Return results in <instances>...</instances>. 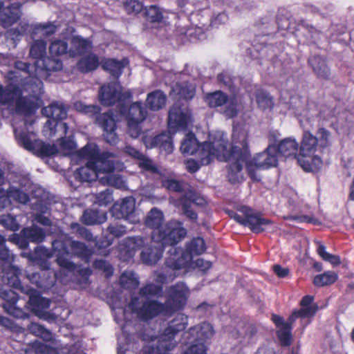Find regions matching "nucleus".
I'll return each mask as SVG.
<instances>
[{"label": "nucleus", "mask_w": 354, "mask_h": 354, "mask_svg": "<svg viewBox=\"0 0 354 354\" xmlns=\"http://www.w3.org/2000/svg\"><path fill=\"white\" fill-rule=\"evenodd\" d=\"M248 129L246 126L236 125L233 129V147L230 151L226 148V138L223 133H214V140L205 143L201 150L202 164L208 165L214 158L230 162L228 178L231 183L243 180V163L249 156L248 142Z\"/></svg>", "instance_id": "f257e3e1"}, {"label": "nucleus", "mask_w": 354, "mask_h": 354, "mask_svg": "<svg viewBox=\"0 0 354 354\" xmlns=\"http://www.w3.org/2000/svg\"><path fill=\"white\" fill-rule=\"evenodd\" d=\"M189 291L183 283H178L169 288L165 304L156 301H140L139 298L132 299L129 308L136 313L138 317L147 320L158 315H167L182 308L186 304Z\"/></svg>", "instance_id": "f03ea898"}, {"label": "nucleus", "mask_w": 354, "mask_h": 354, "mask_svg": "<svg viewBox=\"0 0 354 354\" xmlns=\"http://www.w3.org/2000/svg\"><path fill=\"white\" fill-rule=\"evenodd\" d=\"M71 161L75 164L86 162V165L75 172V178L82 181L90 182L113 168L114 156L104 152L100 153L96 145L87 144L80 150L72 153Z\"/></svg>", "instance_id": "7ed1b4c3"}, {"label": "nucleus", "mask_w": 354, "mask_h": 354, "mask_svg": "<svg viewBox=\"0 0 354 354\" xmlns=\"http://www.w3.org/2000/svg\"><path fill=\"white\" fill-rule=\"evenodd\" d=\"M206 250L205 241L201 238L194 239L187 246L186 252L172 248L171 255L167 259L166 267L154 274V280L163 284L173 281L180 274V270L188 266L194 255L203 254Z\"/></svg>", "instance_id": "20e7f679"}, {"label": "nucleus", "mask_w": 354, "mask_h": 354, "mask_svg": "<svg viewBox=\"0 0 354 354\" xmlns=\"http://www.w3.org/2000/svg\"><path fill=\"white\" fill-rule=\"evenodd\" d=\"M163 218L162 212L156 208L151 209L146 217V225L153 230L151 239L154 242L175 245L185 238L187 231L181 223L170 221L162 225Z\"/></svg>", "instance_id": "39448f33"}, {"label": "nucleus", "mask_w": 354, "mask_h": 354, "mask_svg": "<svg viewBox=\"0 0 354 354\" xmlns=\"http://www.w3.org/2000/svg\"><path fill=\"white\" fill-rule=\"evenodd\" d=\"M15 136L18 143L26 150L39 156H50L60 153L62 155H68L76 147V144L71 138H62L59 140V147L55 145L46 144L41 140H36L33 133L19 132L15 130Z\"/></svg>", "instance_id": "423d86ee"}, {"label": "nucleus", "mask_w": 354, "mask_h": 354, "mask_svg": "<svg viewBox=\"0 0 354 354\" xmlns=\"http://www.w3.org/2000/svg\"><path fill=\"white\" fill-rule=\"evenodd\" d=\"M187 325V317L178 314L168 324L163 333L158 337L151 339V344L145 348L147 354H166L176 345L175 335L183 330Z\"/></svg>", "instance_id": "0eeeda50"}, {"label": "nucleus", "mask_w": 354, "mask_h": 354, "mask_svg": "<svg viewBox=\"0 0 354 354\" xmlns=\"http://www.w3.org/2000/svg\"><path fill=\"white\" fill-rule=\"evenodd\" d=\"M321 151L317 137L309 131H304L300 142L299 152L297 156L298 164L306 171H319L323 163L320 156Z\"/></svg>", "instance_id": "6e6552de"}, {"label": "nucleus", "mask_w": 354, "mask_h": 354, "mask_svg": "<svg viewBox=\"0 0 354 354\" xmlns=\"http://www.w3.org/2000/svg\"><path fill=\"white\" fill-rule=\"evenodd\" d=\"M0 104L11 111L28 115L40 106V100L37 96H32L31 99L22 97L21 91L12 85L6 88L0 85Z\"/></svg>", "instance_id": "1a4fd4ad"}, {"label": "nucleus", "mask_w": 354, "mask_h": 354, "mask_svg": "<svg viewBox=\"0 0 354 354\" xmlns=\"http://www.w3.org/2000/svg\"><path fill=\"white\" fill-rule=\"evenodd\" d=\"M53 248L55 252H57V262L60 267L67 270L72 271L75 268L74 263L65 258L70 253L88 261L91 255L92 251L88 249L84 244L72 241L68 237H65L64 241L55 240L53 243Z\"/></svg>", "instance_id": "9d476101"}, {"label": "nucleus", "mask_w": 354, "mask_h": 354, "mask_svg": "<svg viewBox=\"0 0 354 354\" xmlns=\"http://www.w3.org/2000/svg\"><path fill=\"white\" fill-rule=\"evenodd\" d=\"M250 176L254 180H259L261 176L258 171L276 167L278 162L277 147L270 145L261 152L256 154L252 160L244 162Z\"/></svg>", "instance_id": "9b49d317"}, {"label": "nucleus", "mask_w": 354, "mask_h": 354, "mask_svg": "<svg viewBox=\"0 0 354 354\" xmlns=\"http://www.w3.org/2000/svg\"><path fill=\"white\" fill-rule=\"evenodd\" d=\"M46 44L43 40H36L32 45L30 55L35 59V72L39 77L44 76V71H58L62 67V62L56 58L46 57Z\"/></svg>", "instance_id": "f8f14e48"}, {"label": "nucleus", "mask_w": 354, "mask_h": 354, "mask_svg": "<svg viewBox=\"0 0 354 354\" xmlns=\"http://www.w3.org/2000/svg\"><path fill=\"white\" fill-rule=\"evenodd\" d=\"M214 330L212 325L209 323H203L201 325L196 326L189 329V330L184 334L185 338L191 339L192 336L193 340L191 342H198L193 344L190 348L183 354H205V348L202 341L213 336Z\"/></svg>", "instance_id": "ddd939ff"}, {"label": "nucleus", "mask_w": 354, "mask_h": 354, "mask_svg": "<svg viewBox=\"0 0 354 354\" xmlns=\"http://www.w3.org/2000/svg\"><path fill=\"white\" fill-rule=\"evenodd\" d=\"M21 292L28 296L27 302L28 308L37 317L45 320L54 319L53 315L45 311L50 306V301L49 299L41 297L38 292L28 287L22 288Z\"/></svg>", "instance_id": "4468645a"}, {"label": "nucleus", "mask_w": 354, "mask_h": 354, "mask_svg": "<svg viewBox=\"0 0 354 354\" xmlns=\"http://www.w3.org/2000/svg\"><path fill=\"white\" fill-rule=\"evenodd\" d=\"M21 4L17 0H0V24L8 28L21 17Z\"/></svg>", "instance_id": "2eb2a0df"}, {"label": "nucleus", "mask_w": 354, "mask_h": 354, "mask_svg": "<svg viewBox=\"0 0 354 354\" xmlns=\"http://www.w3.org/2000/svg\"><path fill=\"white\" fill-rule=\"evenodd\" d=\"M205 101L210 107L221 106L226 104L225 115L229 118L234 117L238 112V102L235 97L227 99V95L221 91L208 93L205 97Z\"/></svg>", "instance_id": "dca6fc26"}, {"label": "nucleus", "mask_w": 354, "mask_h": 354, "mask_svg": "<svg viewBox=\"0 0 354 354\" xmlns=\"http://www.w3.org/2000/svg\"><path fill=\"white\" fill-rule=\"evenodd\" d=\"M239 211L243 215L241 225L248 227L253 232L259 233L266 230L271 225V221L261 216L245 206L239 207Z\"/></svg>", "instance_id": "f3484780"}, {"label": "nucleus", "mask_w": 354, "mask_h": 354, "mask_svg": "<svg viewBox=\"0 0 354 354\" xmlns=\"http://www.w3.org/2000/svg\"><path fill=\"white\" fill-rule=\"evenodd\" d=\"M42 113L50 118L44 127V132L46 136H53L55 134V128L57 126L55 120L64 119L66 117V110L62 104L53 103L44 107L42 109Z\"/></svg>", "instance_id": "a211bd4d"}, {"label": "nucleus", "mask_w": 354, "mask_h": 354, "mask_svg": "<svg viewBox=\"0 0 354 354\" xmlns=\"http://www.w3.org/2000/svg\"><path fill=\"white\" fill-rule=\"evenodd\" d=\"M192 122V113L187 106L175 104L170 109L168 121L169 129H185Z\"/></svg>", "instance_id": "6ab92c4d"}, {"label": "nucleus", "mask_w": 354, "mask_h": 354, "mask_svg": "<svg viewBox=\"0 0 354 354\" xmlns=\"http://www.w3.org/2000/svg\"><path fill=\"white\" fill-rule=\"evenodd\" d=\"M131 95L129 91H122V87L116 82L102 86L100 91V101L106 106L131 98Z\"/></svg>", "instance_id": "aec40b11"}, {"label": "nucleus", "mask_w": 354, "mask_h": 354, "mask_svg": "<svg viewBox=\"0 0 354 354\" xmlns=\"http://www.w3.org/2000/svg\"><path fill=\"white\" fill-rule=\"evenodd\" d=\"M3 182V173L0 170V187ZM10 198L22 204L26 203L29 200V197L26 193L17 189L11 188L8 192H6L0 187V207H6L10 205Z\"/></svg>", "instance_id": "412c9836"}, {"label": "nucleus", "mask_w": 354, "mask_h": 354, "mask_svg": "<svg viewBox=\"0 0 354 354\" xmlns=\"http://www.w3.org/2000/svg\"><path fill=\"white\" fill-rule=\"evenodd\" d=\"M142 140L147 148L159 147L167 153H171L173 150L169 133H164L156 136L147 133L144 136Z\"/></svg>", "instance_id": "4be33fe9"}, {"label": "nucleus", "mask_w": 354, "mask_h": 354, "mask_svg": "<svg viewBox=\"0 0 354 354\" xmlns=\"http://www.w3.org/2000/svg\"><path fill=\"white\" fill-rule=\"evenodd\" d=\"M0 297L6 301L3 308L9 314L18 318H26L27 317V315L20 308L16 306L18 297L14 290L10 289L1 290Z\"/></svg>", "instance_id": "5701e85b"}, {"label": "nucleus", "mask_w": 354, "mask_h": 354, "mask_svg": "<svg viewBox=\"0 0 354 354\" xmlns=\"http://www.w3.org/2000/svg\"><path fill=\"white\" fill-rule=\"evenodd\" d=\"M97 122L104 129V137L106 142L113 145L117 142L118 137L115 133V122L109 113H104L97 118Z\"/></svg>", "instance_id": "b1692460"}, {"label": "nucleus", "mask_w": 354, "mask_h": 354, "mask_svg": "<svg viewBox=\"0 0 354 354\" xmlns=\"http://www.w3.org/2000/svg\"><path fill=\"white\" fill-rule=\"evenodd\" d=\"M144 242L141 237H131L124 239L119 246L120 258L127 261L132 257L135 251L143 246Z\"/></svg>", "instance_id": "393cba45"}, {"label": "nucleus", "mask_w": 354, "mask_h": 354, "mask_svg": "<svg viewBox=\"0 0 354 354\" xmlns=\"http://www.w3.org/2000/svg\"><path fill=\"white\" fill-rule=\"evenodd\" d=\"M313 297L310 295L305 296L301 301V308L294 311L290 317V321L294 322L295 319L308 318L314 316L317 310V306L313 303Z\"/></svg>", "instance_id": "a878e982"}, {"label": "nucleus", "mask_w": 354, "mask_h": 354, "mask_svg": "<svg viewBox=\"0 0 354 354\" xmlns=\"http://www.w3.org/2000/svg\"><path fill=\"white\" fill-rule=\"evenodd\" d=\"M214 140V134H211L209 136V140L208 142H203L201 145L198 146V142L196 140L194 136L192 133H189L186 135L185 138L183 141L181 146H180V151L183 153H189V154H193L196 151L198 152V156L200 158V162L201 165H203L202 164V155H201V150L203 149V145L205 143H209L211 141Z\"/></svg>", "instance_id": "bb28decb"}, {"label": "nucleus", "mask_w": 354, "mask_h": 354, "mask_svg": "<svg viewBox=\"0 0 354 354\" xmlns=\"http://www.w3.org/2000/svg\"><path fill=\"white\" fill-rule=\"evenodd\" d=\"M171 244H163L162 242H154L152 240V245L150 247L145 248L141 253L142 261L149 265L156 263L162 257V248L165 245Z\"/></svg>", "instance_id": "cd10ccee"}, {"label": "nucleus", "mask_w": 354, "mask_h": 354, "mask_svg": "<svg viewBox=\"0 0 354 354\" xmlns=\"http://www.w3.org/2000/svg\"><path fill=\"white\" fill-rule=\"evenodd\" d=\"M21 256L30 260L33 264L37 265L43 270L49 268L48 259L51 257L48 250L43 247H37L33 254L22 252Z\"/></svg>", "instance_id": "c85d7f7f"}, {"label": "nucleus", "mask_w": 354, "mask_h": 354, "mask_svg": "<svg viewBox=\"0 0 354 354\" xmlns=\"http://www.w3.org/2000/svg\"><path fill=\"white\" fill-rule=\"evenodd\" d=\"M299 149V144L296 139L289 137L283 139L279 142L277 147V151L286 158L293 157L297 159V152Z\"/></svg>", "instance_id": "c756f323"}, {"label": "nucleus", "mask_w": 354, "mask_h": 354, "mask_svg": "<svg viewBox=\"0 0 354 354\" xmlns=\"http://www.w3.org/2000/svg\"><path fill=\"white\" fill-rule=\"evenodd\" d=\"M20 270L15 266L8 265L6 266L1 272V279L3 283L15 288H19L21 291L20 281L19 280V274Z\"/></svg>", "instance_id": "7c9ffc66"}, {"label": "nucleus", "mask_w": 354, "mask_h": 354, "mask_svg": "<svg viewBox=\"0 0 354 354\" xmlns=\"http://www.w3.org/2000/svg\"><path fill=\"white\" fill-rule=\"evenodd\" d=\"M192 203L202 205L204 203V199L202 198L196 197L192 193L189 194V199L182 198L178 202L177 205H180L183 208L184 214L191 220H196L197 215L192 209H190V204Z\"/></svg>", "instance_id": "2f4dec72"}, {"label": "nucleus", "mask_w": 354, "mask_h": 354, "mask_svg": "<svg viewBox=\"0 0 354 354\" xmlns=\"http://www.w3.org/2000/svg\"><path fill=\"white\" fill-rule=\"evenodd\" d=\"M91 48V42L81 37L75 36L71 39V47L68 50L71 56L82 55Z\"/></svg>", "instance_id": "473e14b6"}, {"label": "nucleus", "mask_w": 354, "mask_h": 354, "mask_svg": "<svg viewBox=\"0 0 354 354\" xmlns=\"http://www.w3.org/2000/svg\"><path fill=\"white\" fill-rule=\"evenodd\" d=\"M115 157L114 156L113 168L108 172H104L100 178V182L104 185H109L119 189H124L126 187L125 181L118 174H115L113 171L115 169Z\"/></svg>", "instance_id": "72a5a7b5"}, {"label": "nucleus", "mask_w": 354, "mask_h": 354, "mask_svg": "<svg viewBox=\"0 0 354 354\" xmlns=\"http://www.w3.org/2000/svg\"><path fill=\"white\" fill-rule=\"evenodd\" d=\"M147 105L153 111H158L165 106L166 95L159 90L153 91L147 95Z\"/></svg>", "instance_id": "f704fd0d"}, {"label": "nucleus", "mask_w": 354, "mask_h": 354, "mask_svg": "<svg viewBox=\"0 0 354 354\" xmlns=\"http://www.w3.org/2000/svg\"><path fill=\"white\" fill-rule=\"evenodd\" d=\"M127 64L128 61L126 59L120 62L113 59H109L103 62L102 67L104 70L109 71L113 76L118 77L121 75L122 68Z\"/></svg>", "instance_id": "c9c22d12"}, {"label": "nucleus", "mask_w": 354, "mask_h": 354, "mask_svg": "<svg viewBox=\"0 0 354 354\" xmlns=\"http://www.w3.org/2000/svg\"><path fill=\"white\" fill-rule=\"evenodd\" d=\"M171 94L185 99H191L195 94V86L187 83L176 84L173 88Z\"/></svg>", "instance_id": "e433bc0d"}, {"label": "nucleus", "mask_w": 354, "mask_h": 354, "mask_svg": "<svg viewBox=\"0 0 354 354\" xmlns=\"http://www.w3.org/2000/svg\"><path fill=\"white\" fill-rule=\"evenodd\" d=\"M147 116V112L141 103L135 102L131 105L127 114V121L142 122Z\"/></svg>", "instance_id": "4c0bfd02"}, {"label": "nucleus", "mask_w": 354, "mask_h": 354, "mask_svg": "<svg viewBox=\"0 0 354 354\" xmlns=\"http://www.w3.org/2000/svg\"><path fill=\"white\" fill-rule=\"evenodd\" d=\"M106 219V214L100 213L94 210H86L82 216L83 223L87 225H93L96 223H102Z\"/></svg>", "instance_id": "58836bf2"}, {"label": "nucleus", "mask_w": 354, "mask_h": 354, "mask_svg": "<svg viewBox=\"0 0 354 354\" xmlns=\"http://www.w3.org/2000/svg\"><path fill=\"white\" fill-rule=\"evenodd\" d=\"M310 64L319 77L322 78L328 77L329 70L322 57L319 56L313 57L310 59Z\"/></svg>", "instance_id": "ea45409f"}, {"label": "nucleus", "mask_w": 354, "mask_h": 354, "mask_svg": "<svg viewBox=\"0 0 354 354\" xmlns=\"http://www.w3.org/2000/svg\"><path fill=\"white\" fill-rule=\"evenodd\" d=\"M65 39L66 38L64 39H55L51 42L49 52L52 57L60 56L68 53V44Z\"/></svg>", "instance_id": "a19ab883"}, {"label": "nucleus", "mask_w": 354, "mask_h": 354, "mask_svg": "<svg viewBox=\"0 0 354 354\" xmlns=\"http://www.w3.org/2000/svg\"><path fill=\"white\" fill-rule=\"evenodd\" d=\"M337 275L335 272L327 271L322 274H318L314 277L313 283L316 286L322 287L330 285L336 281Z\"/></svg>", "instance_id": "79ce46f5"}, {"label": "nucleus", "mask_w": 354, "mask_h": 354, "mask_svg": "<svg viewBox=\"0 0 354 354\" xmlns=\"http://www.w3.org/2000/svg\"><path fill=\"white\" fill-rule=\"evenodd\" d=\"M99 61L94 55H90L80 59L78 63V68L82 72H89L97 68Z\"/></svg>", "instance_id": "37998d69"}, {"label": "nucleus", "mask_w": 354, "mask_h": 354, "mask_svg": "<svg viewBox=\"0 0 354 354\" xmlns=\"http://www.w3.org/2000/svg\"><path fill=\"white\" fill-rule=\"evenodd\" d=\"M119 209L121 216L127 219H130L135 209V200L132 197H127L122 200L120 205Z\"/></svg>", "instance_id": "c03bdc74"}, {"label": "nucleus", "mask_w": 354, "mask_h": 354, "mask_svg": "<svg viewBox=\"0 0 354 354\" xmlns=\"http://www.w3.org/2000/svg\"><path fill=\"white\" fill-rule=\"evenodd\" d=\"M21 234L24 237L32 242L42 241L44 236L42 230L37 227L24 228Z\"/></svg>", "instance_id": "a18cd8bd"}, {"label": "nucleus", "mask_w": 354, "mask_h": 354, "mask_svg": "<svg viewBox=\"0 0 354 354\" xmlns=\"http://www.w3.org/2000/svg\"><path fill=\"white\" fill-rule=\"evenodd\" d=\"M122 5L128 15H136L144 9L143 3L138 0H124Z\"/></svg>", "instance_id": "49530a36"}, {"label": "nucleus", "mask_w": 354, "mask_h": 354, "mask_svg": "<svg viewBox=\"0 0 354 354\" xmlns=\"http://www.w3.org/2000/svg\"><path fill=\"white\" fill-rule=\"evenodd\" d=\"M121 285L126 288H135L139 284L137 276L131 271H127L120 277Z\"/></svg>", "instance_id": "de8ad7c7"}, {"label": "nucleus", "mask_w": 354, "mask_h": 354, "mask_svg": "<svg viewBox=\"0 0 354 354\" xmlns=\"http://www.w3.org/2000/svg\"><path fill=\"white\" fill-rule=\"evenodd\" d=\"M317 252L323 260L329 262L333 266H337L341 263L339 257L327 252L325 246L321 243H317Z\"/></svg>", "instance_id": "09e8293b"}, {"label": "nucleus", "mask_w": 354, "mask_h": 354, "mask_svg": "<svg viewBox=\"0 0 354 354\" xmlns=\"http://www.w3.org/2000/svg\"><path fill=\"white\" fill-rule=\"evenodd\" d=\"M29 330L31 333L41 337L45 341H50L52 339L53 337L51 333L38 324L32 323L29 326Z\"/></svg>", "instance_id": "8fccbe9b"}, {"label": "nucleus", "mask_w": 354, "mask_h": 354, "mask_svg": "<svg viewBox=\"0 0 354 354\" xmlns=\"http://www.w3.org/2000/svg\"><path fill=\"white\" fill-rule=\"evenodd\" d=\"M256 101L258 106L262 109H270L273 105L271 97L261 90L257 91Z\"/></svg>", "instance_id": "3c124183"}, {"label": "nucleus", "mask_w": 354, "mask_h": 354, "mask_svg": "<svg viewBox=\"0 0 354 354\" xmlns=\"http://www.w3.org/2000/svg\"><path fill=\"white\" fill-rule=\"evenodd\" d=\"M146 16L152 22H159L164 19V12L156 6H151L146 9Z\"/></svg>", "instance_id": "603ef678"}, {"label": "nucleus", "mask_w": 354, "mask_h": 354, "mask_svg": "<svg viewBox=\"0 0 354 354\" xmlns=\"http://www.w3.org/2000/svg\"><path fill=\"white\" fill-rule=\"evenodd\" d=\"M317 136L318 145L321 149L330 145L332 138L330 133L328 130L324 128L319 129L317 131Z\"/></svg>", "instance_id": "864d4df0"}, {"label": "nucleus", "mask_w": 354, "mask_h": 354, "mask_svg": "<svg viewBox=\"0 0 354 354\" xmlns=\"http://www.w3.org/2000/svg\"><path fill=\"white\" fill-rule=\"evenodd\" d=\"M32 352H35L36 354L38 353H46L50 354L53 351L50 349L46 344L41 343L40 342L35 341L29 345L28 349L26 351L25 354H30Z\"/></svg>", "instance_id": "5fc2aeb1"}, {"label": "nucleus", "mask_w": 354, "mask_h": 354, "mask_svg": "<svg viewBox=\"0 0 354 354\" xmlns=\"http://www.w3.org/2000/svg\"><path fill=\"white\" fill-rule=\"evenodd\" d=\"M0 223L11 231H17L19 229V224L17 222L15 218L10 214L3 215L0 218Z\"/></svg>", "instance_id": "6e6d98bb"}, {"label": "nucleus", "mask_w": 354, "mask_h": 354, "mask_svg": "<svg viewBox=\"0 0 354 354\" xmlns=\"http://www.w3.org/2000/svg\"><path fill=\"white\" fill-rule=\"evenodd\" d=\"M291 324H283L277 332L278 337L281 344L288 346L290 343Z\"/></svg>", "instance_id": "4d7b16f0"}, {"label": "nucleus", "mask_w": 354, "mask_h": 354, "mask_svg": "<svg viewBox=\"0 0 354 354\" xmlns=\"http://www.w3.org/2000/svg\"><path fill=\"white\" fill-rule=\"evenodd\" d=\"M113 201V198L112 196V192L109 189H106L105 191L99 193L96 196L95 203L100 206H106L109 204H111Z\"/></svg>", "instance_id": "13d9d810"}, {"label": "nucleus", "mask_w": 354, "mask_h": 354, "mask_svg": "<svg viewBox=\"0 0 354 354\" xmlns=\"http://www.w3.org/2000/svg\"><path fill=\"white\" fill-rule=\"evenodd\" d=\"M161 292V286L149 283L140 290V295L145 297L156 296L160 294Z\"/></svg>", "instance_id": "bf43d9fd"}, {"label": "nucleus", "mask_w": 354, "mask_h": 354, "mask_svg": "<svg viewBox=\"0 0 354 354\" xmlns=\"http://www.w3.org/2000/svg\"><path fill=\"white\" fill-rule=\"evenodd\" d=\"M19 33L15 30H9L4 35L6 46L10 48H15L17 45V41L19 39Z\"/></svg>", "instance_id": "052dcab7"}, {"label": "nucleus", "mask_w": 354, "mask_h": 354, "mask_svg": "<svg viewBox=\"0 0 354 354\" xmlns=\"http://www.w3.org/2000/svg\"><path fill=\"white\" fill-rule=\"evenodd\" d=\"M211 267L212 263L210 261H205L203 259H198L194 262L191 260L190 263L184 268H198L201 271L205 272L206 270H209Z\"/></svg>", "instance_id": "680f3d73"}, {"label": "nucleus", "mask_w": 354, "mask_h": 354, "mask_svg": "<svg viewBox=\"0 0 354 354\" xmlns=\"http://www.w3.org/2000/svg\"><path fill=\"white\" fill-rule=\"evenodd\" d=\"M107 230L114 237L123 236L126 232V227L122 224H113L109 226Z\"/></svg>", "instance_id": "e2e57ef3"}, {"label": "nucleus", "mask_w": 354, "mask_h": 354, "mask_svg": "<svg viewBox=\"0 0 354 354\" xmlns=\"http://www.w3.org/2000/svg\"><path fill=\"white\" fill-rule=\"evenodd\" d=\"M75 109L80 112L85 113H95L99 111V108L95 106H86L81 102H77L74 104Z\"/></svg>", "instance_id": "0e129e2a"}, {"label": "nucleus", "mask_w": 354, "mask_h": 354, "mask_svg": "<svg viewBox=\"0 0 354 354\" xmlns=\"http://www.w3.org/2000/svg\"><path fill=\"white\" fill-rule=\"evenodd\" d=\"M142 122L127 121L128 133L132 138H137L140 132V124Z\"/></svg>", "instance_id": "69168bd1"}, {"label": "nucleus", "mask_w": 354, "mask_h": 354, "mask_svg": "<svg viewBox=\"0 0 354 354\" xmlns=\"http://www.w3.org/2000/svg\"><path fill=\"white\" fill-rule=\"evenodd\" d=\"M0 259L5 261V263L10 265L14 260V256L5 245H0Z\"/></svg>", "instance_id": "338daca9"}, {"label": "nucleus", "mask_w": 354, "mask_h": 354, "mask_svg": "<svg viewBox=\"0 0 354 354\" xmlns=\"http://www.w3.org/2000/svg\"><path fill=\"white\" fill-rule=\"evenodd\" d=\"M139 165L140 167L152 172L156 171V168L153 162L149 158H146L144 155L142 156V158L139 159Z\"/></svg>", "instance_id": "774afa93"}]
</instances>
